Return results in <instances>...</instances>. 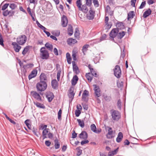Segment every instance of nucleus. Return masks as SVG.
I'll return each mask as SVG.
<instances>
[{
	"label": "nucleus",
	"instance_id": "nucleus-45",
	"mask_svg": "<svg viewBox=\"0 0 156 156\" xmlns=\"http://www.w3.org/2000/svg\"><path fill=\"white\" fill-rule=\"evenodd\" d=\"M89 46L88 44H85L83 47L82 52H84V51H86L87 50V48Z\"/></svg>",
	"mask_w": 156,
	"mask_h": 156
},
{
	"label": "nucleus",
	"instance_id": "nucleus-44",
	"mask_svg": "<svg viewBox=\"0 0 156 156\" xmlns=\"http://www.w3.org/2000/svg\"><path fill=\"white\" fill-rule=\"evenodd\" d=\"M10 12H11V11H9L8 10H6L5 11H4L2 14L4 16H6L9 14Z\"/></svg>",
	"mask_w": 156,
	"mask_h": 156
},
{
	"label": "nucleus",
	"instance_id": "nucleus-48",
	"mask_svg": "<svg viewBox=\"0 0 156 156\" xmlns=\"http://www.w3.org/2000/svg\"><path fill=\"white\" fill-rule=\"evenodd\" d=\"M9 5V3H5L2 6L1 10L2 11L5 10Z\"/></svg>",
	"mask_w": 156,
	"mask_h": 156
},
{
	"label": "nucleus",
	"instance_id": "nucleus-8",
	"mask_svg": "<svg viewBox=\"0 0 156 156\" xmlns=\"http://www.w3.org/2000/svg\"><path fill=\"white\" fill-rule=\"evenodd\" d=\"M112 116L113 120L118 121L120 118L121 115L119 112L114 110L112 113Z\"/></svg>",
	"mask_w": 156,
	"mask_h": 156
},
{
	"label": "nucleus",
	"instance_id": "nucleus-54",
	"mask_svg": "<svg viewBox=\"0 0 156 156\" xmlns=\"http://www.w3.org/2000/svg\"><path fill=\"white\" fill-rule=\"evenodd\" d=\"M107 37V35L106 34H104L102 35L100 38V41H101L105 40Z\"/></svg>",
	"mask_w": 156,
	"mask_h": 156
},
{
	"label": "nucleus",
	"instance_id": "nucleus-50",
	"mask_svg": "<svg viewBox=\"0 0 156 156\" xmlns=\"http://www.w3.org/2000/svg\"><path fill=\"white\" fill-rule=\"evenodd\" d=\"M16 7L17 5L15 3H11L9 5V7L12 10L14 9Z\"/></svg>",
	"mask_w": 156,
	"mask_h": 156
},
{
	"label": "nucleus",
	"instance_id": "nucleus-12",
	"mask_svg": "<svg viewBox=\"0 0 156 156\" xmlns=\"http://www.w3.org/2000/svg\"><path fill=\"white\" fill-rule=\"evenodd\" d=\"M62 25L63 27H66L68 23V20L66 16L63 15L61 19Z\"/></svg>",
	"mask_w": 156,
	"mask_h": 156
},
{
	"label": "nucleus",
	"instance_id": "nucleus-31",
	"mask_svg": "<svg viewBox=\"0 0 156 156\" xmlns=\"http://www.w3.org/2000/svg\"><path fill=\"white\" fill-rule=\"evenodd\" d=\"M66 58L67 62L68 64H70L71 63L72 58L69 53L67 52L66 53Z\"/></svg>",
	"mask_w": 156,
	"mask_h": 156
},
{
	"label": "nucleus",
	"instance_id": "nucleus-59",
	"mask_svg": "<svg viewBox=\"0 0 156 156\" xmlns=\"http://www.w3.org/2000/svg\"><path fill=\"white\" fill-rule=\"evenodd\" d=\"M136 0H131V5L133 7H135V4L136 2Z\"/></svg>",
	"mask_w": 156,
	"mask_h": 156
},
{
	"label": "nucleus",
	"instance_id": "nucleus-51",
	"mask_svg": "<svg viewBox=\"0 0 156 156\" xmlns=\"http://www.w3.org/2000/svg\"><path fill=\"white\" fill-rule=\"evenodd\" d=\"M94 6L97 7L99 6V4L98 0H93Z\"/></svg>",
	"mask_w": 156,
	"mask_h": 156
},
{
	"label": "nucleus",
	"instance_id": "nucleus-46",
	"mask_svg": "<svg viewBox=\"0 0 156 156\" xmlns=\"http://www.w3.org/2000/svg\"><path fill=\"white\" fill-rule=\"evenodd\" d=\"M62 114V110L60 109L58 113V118L59 120H61V115Z\"/></svg>",
	"mask_w": 156,
	"mask_h": 156
},
{
	"label": "nucleus",
	"instance_id": "nucleus-42",
	"mask_svg": "<svg viewBox=\"0 0 156 156\" xmlns=\"http://www.w3.org/2000/svg\"><path fill=\"white\" fill-rule=\"evenodd\" d=\"M36 23L38 27L40 28H41V29L43 30V29H45V27L42 26V25H41V24H40V23L38 21V20H36Z\"/></svg>",
	"mask_w": 156,
	"mask_h": 156
},
{
	"label": "nucleus",
	"instance_id": "nucleus-15",
	"mask_svg": "<svg viewBox=\"0 0 156 156\" xmlns=\"http://www.w3.org/2000/svg\"><path fill=\"white\" fill-rule=\"evenodd\" d=\"M74 88L73 87H71L68 93V96L69 98L72 100L74 98L75 93L74 92Z\"/></svg>",
	"mask_w": 156,
	"mask_h": 156
},
{
	"label": "nucleus",
	"instance_id": "nucleus-17",
	"mask_svg": "<svg viewBox=\"0 0 156 156\" xmlns=\"http://www.w3.org/2000/svg\"><path fill=\"white\" fill-rule=\"evenodd\" d=\"M90 129L91 130L94 132L96 133H99L101 132V129H100L99 130L98 129L97 130L95 124H93L90 126Z\"/></svg>",
	"mask_w": 156,
	"mask_h": 156
},
{
	"label": "nucleus",
	"instance_id": "nucleus-25",
	"mask_svg": "<svg viewBox=\"0 0 156 156\" xmlns=\"http://www.w3.org/2000/svg\"><path fill=\"white\" fill-rule=\"evenodd\" d=\"M90 71V72L86 73L85 75L86 78H93L92 76H91V75L92 76L94 75V74L96 72L94 69L93 70H91Z\"/></svg>",
	"mask_w": 156,
	"mask_h": 156
},
{
	"label": "nucleus",
	"instance_id": "nucleus-26",
	"mask_svg": "<svg viewBox=\"0 0 156 156\" xmlns=\"http://www.w3.org/2000/svg\"><path fill=\"white\" fill-rule=\"evenodd\" d=\"M80 33L78 28H76L74 32V37L77 39H79L80 38Z\"/></svg>",
	"mask_w": 156,
	"mask_h": 156
},
{
	"label": "nucleus",
	"instance_id": "nucleus-20",
	"mask_svg": "<svg viewBox=\"0 0 156 156\" xmlns=\"http://www.w3.org/2000/svg\"><path fill=\"white\" fill-rule=\"evenodd\" d=\"M116 26L117 28L121 30L124 29L125 28V26L122 22H117L116 23Z\"/></svg>",
	"mask_w": 156,
	"mask_h": 156
},
{
	"label": "nucleus",
	"instance_id": "nucleus-6",
	"mask_svg": "<svg viewBox=\"0 0 156 156\" xmlns=\"http://www.w3.org/2000/svg\"><path fill=\"white\" fill-rule=\"evenodd\" d=\"M119 32V28H114L109 33V35L110 38L112 39L113 41L115 43L116 42L115 41L114 38H115L116 37L118 34Z\"/></svg>",
	"mask_w": 156,
	"mask_h": 156
},
{
	"label": "nucleus",
	"instance_id": "nucleus-35",
	"mask_svg": "<svg viewBox=\"0 0 156 156\" xmlns=\"http://www.w3.org/2000/svg\"><path fill=\"white\" fill-rule=\"evenodd\" d=\"M89 92L86 90H85L82 95V98L84 100L86 99V98L88 95Z\"/></svg>",
	"mask_w": 156,
	"mask_h": 156
},
{
	"label": "nucleus",
	"instance_id": "nucleus-3",
	"mask_svg": "<svg viewBox=\"0 0 156 156\" xmlns=\"http://www.w3.org/2000/svg\"><path fill=\"white\" fill-rule=\"evenodd\" d=\"M44 47H42L40 50L41 57L42 59H47L49 57V55L48 51L45 50Z\"/></svg>",
	"mask_w": 156,
	"mask_h": 156
},
{
	"label": "nucleus",
	"instance_id": "nucleus-1",
	"mask_svg": "<svg viewBox=\"0 0 156 156\" xmlns=\"http://www.w3.org/2000/svg\"><path fill=\"white\" fill-rule=\"evenodd\" d=\"M47 79H41L40 81L36 85L37 90L39 91H44L47 87V84L45 81Z\"/></svg>",
	"mask_w": 156,
	"mask_h": 156
},
{
	"label": "nucleus",
	"instance_id": "nucleus-24",
	"mask_svg": "<svg viewBox=\"0 0 156 156\" xmlns=\"http://www.w3.org/2000/svg\"><path fill=\"white\" fill-rule=\"evenodd\" d=\"M87 5L86 3L84 5H83L82 6V7L81 6L80 8L79 9L80 10L82 11L83 12H85V13H87L88 11V9L86 6Z\"/></svg>",
	"mask_w": 156,
	"mask_h": 156
},
{
	"label": "nucleus",
	"instance_id": "nucleus-62",
	"mask_svg": "<svg viewBox=\"0 0 156 156\" xmlns=\"http://www.w3.org/2000/svg\"><path fill=\"white\" fill-rule=\"evenodd\" d=\"M76 150L77 151V155H78V156L80 155L82 153V150H80L79 148H77L76 149Z\"/></svg>",
	"mask_w": 156,
	"mask_h": 156
},
{
	"label": "nucleus",
	"instance_id": "nucleus-14",
	"mask_svg": "<svg viewBox=\"0 0 156 156\" xmlns=\"http://www.w3.org/2000/svg\"><path fill=\"white\" fill-rule=\"evenodd\" d=\"M12 45L13 46V48L14 49L15 51L16 52H19L21 48V47L17 42H12Z\"/></svg>",
	"mask_w": 156,
	"mask_h": 156
},
{
	"label": "nucleus",
	"instance_id": "nucleus-10",
	"mask_svg": "<svg viewBox=\"0 0 156 156\" xmlns=\"http://www.w3.org/2000/svg\"><path fill=\"white\" fill-rule=\"evenodd\" d=\"M34 66V64L32 63H29L26 65H24L23 66V67L24 69L23 71V73H22V74H23L24 77L26 76V74L27 73L26 69L32 68Z\"/></svg>",
	"mask_w": 156,
	"mask_h": 156
},
{
	"label": "nucleus",
	"instance_id": "nucleus-27",
	"mask_svg": "<svg viewBox=\"0 0 156 156\" xmlns=\"http://www.w3.org/2000/svg\"><path fill=\"white\" fill-rule=\"evenodd\" d=\"M135 16L134 12V11L129 12L128 14L127 19L128 20L130 19H132Z\"/></svg>",
	"mask_w": 156,
	"mask_h": 156
},
{
	"label": "nucleus",
	"instance_id": "nucleus-38",
	"mask_svg": "<svg viewBox=\"0 0 156 156\" xmlns=\"http://www.w3.org/2000/svg\"><path fill=\"white\" fill-rule=\"evenodd\" d=\"M68 35L70 36L72 35L73 34V27L71 25L70 27L68 29Z\"/></svg>",
	"mask_w": 156,
	"mask_h": 156
},
{
	"label": "nucleus",
	"instance_id": "nucleus-4",
	"mask_svg": "<svg viewBox=\"0 0 156 156\" xmlns=\"http://www.w3.org/2000/svg\"><path fill=\"white\" fill-rule=\"evenodd\" d=\"M27 41V37L25 35L19 36L16 38V42L20 45H23Z\"/></svg>",
	"mask_w": 156,
	"mask_h": 156
},
{
	"label": "nucleus",
	"instance_id": "nucleus-37",
	"mask_svg": "<svg viewBox=\"0 0 156 156\" xmlns=\"http://www.w3.org/2000/svg\"><path fill=\"white\" fill-rule=\"evenodd\" d=\"M45 47L48 50L52 51L53 49V46L51 44H50L48 42L47 43L45 44Z\"/></svg>",
	"mask_w": 156,
	"mask_h": 156
},
{
	"label": "nucleus",
	"instance_id": "nucleus-39",
	"mask_svg": "<svg viewBox=\"0 0 156 156\" xmlns=\"http://www.w3.org/2000/svg\"><path fill=\"white\" fill-rule=\"evenodd\" d=\"M77 122L79 123V125L82 128L84 127V123L83 121H82L80 119H77Z\"/></svg>",
	"mask_w": 156,
	"mask_h": 156
},
{
	"label": "nucleus",
	"instance_id": "nucleus-43",
	"mask_svg": "<svg viewBox=\"0 0 156 156\" xmlns=\"http://www.w3.org/2000/svg\"><path fill=\"white\" fill-rule=\"evenodd\" d=\"M76 4L79 9L80 8L82 5L81 0H77L76 1Z\"/></svg>",
	"mask_w": 156,
	"mask_h": 156
},
{
	"label": "nucleus",
	"instance_id": "nucleus-64",
	"mask_svg": "<svg viewBox=\"0 0 156 156\" xmlns=\"http://www.w3.org/2000/svg\"><path fill=\"white\" fill-rule=\"evenodd\" d=\"M47 2L45 0H41L39 2L41 5H44Z\"/></svg>",
	"mask_w": 156,
	"mask_h": 156
},
{
	"label": "nucleus",
	"instance_id": "nucleus-36",
	"mask_svg": "<svg viewBox=\"0 0 156 156\" xmlns=\"http://www.w3.org/2000/svg\"><path fill=\"white\" fill-rule=\"evenodd\" d=\"M34 104L38 108H44L45 106L43 104L38 102H34Z\"/></svg>",
	"mask_w": 156,
	"mask_h": 156
},
{
	"label": "nucleus",
	"instance_id": "nucleus-52",
	"mask_svg": "<svg viewBox=\"0 0 156 156\" xmlns=\"http://www.w3.org/2000/svg\"><path fill=\"white\" fill-rule=\"evenodd\" d=\"M92 0H85L87 6H90L92 4Z\"/></svg>",
	"mask_w": 156,
	"mask_h": 156
},
{
	"label": "nucleus",
	"instance_id": "nucleus-7",
	"mask_svg": "<svg viewBox=\"0 0 156 156\" xmlns=\"http://www.w3.org/2000/svg\"><path fill=\"white\" fill-rule=\"evenodd\" d=\"M114 74L117 78H120L121 75V71L120 67L116 65L114 69Z\"/></svg>",
	"mask_w": 156,
	"mask_h": 156
},
{
	"label": "nucleus",
	"instance_id": "nucleus-13",
	"mask_svg": "<svg viewBox=\"0 0 156 156\" xmlns=\"http://www.w3.org/2000/svg\"><path fill=\"white\" fill-rule=\"evenodd\" d=\"M94 14V11L92 10L90 8L89 12V14L87 15V18L89 20H93L95 16Z\"/></svg>",
	"mask_w": 156,
	"mask_h": 156
},
{
	"label": "nucleus",
	"instance_id": "nucleus-23",
	"mask_svg": "<svg viewBox=\"0 0 156 156\" xmlns=\"http://www.w3.org/2000/svg\"><path fill=\"white\" fill-rule=\"evenodd\" d=\"M123 137V135L122 133L121 132H119L118 134L117 137L116 139V141L119 143L122 140Z\"/></svg>",
	"mask_w": 156,
	"mask_h": 156
},
{
	"label": "nucleus",
	"instance_id": "nucleus-63",
	"mask_svg": "<svg viewBox=\"0 0 156 156\" xmlns=\"http://www.w3.org/2000/svg\"><path fill=\"white\" fill-rule=\"evenodd\" d=\"M124 47L122 51H121V57L123 58L125 56V52L124 51Z\"/></svg>",
	"mask_w": 156,
	"mask_h": 156
},
{
	"label": "nucleus",
	"instance_id": "nucleus-19",
	"mask_svg": "<svg viewBox=\"0 0 156 156\" xmlns=\"http://www.w3.org/2000/svg\"><path fill=\"white\" fill-rule=\"evenodd\" d=\"M37 70L36 69H33L29 75L28 78H34L37 75Z\"/></svg>",
	"mask_w": 156,
	"mask_h": 156
},
{
	"label": "nucleus",
	"instance_id": "nucleus-18",
	"mask_svg": "<svg viewBox=\"0 0 156 156\" xmlns=\"http://www.w3.org/2000/svg\"><path fill=\"white\" fill-rule=\"evenodd\" d=\"M67 43L69 45H71L77 42V41L75 39L72 38H69L67 40Z\"/></svg>",
	"mask_w": 156,
	"mask_h": 156
},
{
	"label": "nucleus",
	"instance_id": "nucleus-30",
	"mask_svg": "<svg viewBox=\"0 0 156 156\" xmlns=\"http://www.w3.org/2000/svg\"><path fill=\"white\" fill-rule=\"evenodd\" d=\"M118 151V148L114 151H110L108 153V156H113L116 155Z\"/></svg>",
	"mask_w": 156,
	"mask_h": 156
},
{
	"label": "nucleus",
	"instance_id": "nucleus-58",
	"mask_svg": "<svg viewBox=\"0 0 156 156\" xmlns=\"http://www.w3.org/2000/svg\"><path fill=\"white\" fill-rule=\"evenodd\" d=\"M72 56L73 60L74 61L77 60V59L76 57V53H75V52L73 53L72 55Z\"/></svg>",
	"mask_w": 156,
	"mask_h": 156
},
{
	"label": "nucleus",
	"instance_id": "nucleus-33",
	"mask_svg": "<svg viewBox=\"0 0 156 156\" xmlns=\"http://www.w3.org/2000/svg\"><path fill=\"white\" fill-rule=\"evenodd\" d=\"M30 47L31 46L29 45H28L27 46L24 48V49L22 52V54L24 56L29 51Z\"/></svg>",
	"mask_w": 156,
	"mask_h": 156
},
{
	"label": "nucleus",
	"instance_id": "nucleus-40",
	"mask_svg": "<svg viewBox=\"0 0 156 156\" xmlns=\"http://www.w3.org/2000/svg\"><path fill=\"white\" fill-rule=\"evenodd\" d=\"M55 149H58L59 148L60 144L57 140H55Z\"/></svg>",
	"mask_w": 156,
	"mask_h": 156
},
{
	"label": "nucleus",
	"instance_id": "nucleus-9",
	"mask_svg": "<svg viewBox=\"0 0 156 156\" xmlns=\"http://www.w3.org/2000/svg\"><path fill=\"white\" fill-rule=\"evenodd\" d=\"M108 133L106 135L107 139H111L114 138L115 136V134L113 133L112 129L110 127H108Z\"/></svg>",
	"mask_w": 156,
	"mask_h": 156
},
{
	"label": "nucleus",
	"instance_id": "nucleus-2",
	"mask_svg": "<svg viewBox=\"0 0 156 156\" xmlns=\"http://www.w3.org/2000/svg\"><path fill=\"white\" fill-rule=\"evenodd\" d=\"M47 125H42L41 126V128L43 131L42 132V135L43 137V139L47 138V135H48V137L49 138H51L53 137V134L50 132V129L47 128Z\"/></svg>",
	"mask_w": 156,
	"mask_h": 156
},
{
	"label": "nucleus",
	"instance_id": "nucleus-60",
	"mask_svg": "<svg viewBox=\"0 0 156 156\" xmlns=\"http://www.w3.org/2000/svg\"><path fill=\"white\" fill-rule=\"evenodd\" d=\"M81 113V111L79 110H76L75 111V114L76 117H78L79 116Z\"/></svg>",
	"mask_w": 156,
	"mask_h": 156
},
{
	"label": "nucleus",
	"instance_id": "nucleus-29",
	"mask_svg": "<svg viewBox=\"0 0 156 156\" xmlns=\"http://www.w3.org/2000/svg\"><path fill=\"white\" fill-rule=\"evenodd\" d=\"M44 7L48 10H50L52 8L51 4L49 2H47L44 5Z\"/></svg>",
	"mask_w": 156,
	"mask_h": 156
},
{
	"label": "nucleus",
	"instance_id": "nucleus-28",
	"mask_svg": "<svg viewBox=\"0 0 156 156\" xmlns=\"http://www.w3.org/2000/svg\"><path fill=\"white\" fill-rule=\"evenodd\" d=\"M126 32L122 31V32H120L118 33L117 35L116 36V37L118 39H122L126 34Z\"/></svg>",
	"mask_w": 156,
	"mask_h": 156
},
{
	"label": "nucleus",
	"instance_id": "nucleus-57",
	"mask_svg": "<svg viewBox=\"0 0 156 156\" xmlns=\"http://www.w3.org/2000/svg\"><path fill=\"white\" fill-rule=\"evenodd\" d=\"M104 97L105 99L107 101H110L111 99V97L110 96H108L107 95H104Z\"/></svg>",
	"mask_w": 156,
	"mask_h": 156
},
{
	"label": "nucleus",
	"instance_id": "nucleus-11",
	"mask_svg": "<svg viewBox=\"0 0 156 156\" xmlns=\"http://www.w3.org/2000/svg\"><path fill=\"white\" fill-rule=\"evenodd\" d=\"M31 94L34 98L38 101H41L42 99L41 96L36 91H31Z\"/></svg>",
	"mask_w": 156,
	"mask_h": 156
},
{
	"label": "nucleus",
	"instance_id": "nucleus-47",
	"mask_svg": "<svg viewBox=\"0 0 156 156\" xmlns=\"http://www.w3.org/2000/svg\"><path fill=\"white\" fill-rule=\"evenodd\" d=\"M78 79H72L71 80L72 85L73 86L75 85L76 84Z\"/></svg>",
	"mask_w": 156,
	"mask_h": 156
},
{
	"label": "nucleus",
	"instance_id": "nucleus-32",
	"mask_svg": "<svg viewBox=\"0 0 156 156\" xmlns=\"http://www.w3.org/2000/svg\"><path fill=\"white\" fill-rule=\"evenodd\" d=\"M110 6L108 5L106 7V11L110 16H112L113 15L114 11H110Z\"/></svg>",
	"mask_w": 156,
	"mask_h": 156
},
{
	"label": "nucleus",
	"instance_id": "nucleus-16",
	"mask_svg": "<svg viewBox=\"0 0 156 156\" xmlns=\"http://www.w3.org/2000/svg\"><path fill=\"white\" fill-rule=\"evenodd\" d=\"M72 63L73 65V70L74 72L76 74H78L80 71L79 69V68L76 65V62L73 61L72 62Z\"/></svg>",
	"mask_w": 156,
	"mask_h": 156
},
{
	"label": "nucleus",
	"instance_id": "nucleus-21",
	"mask_svg": "<svg viewBox=\"0 0 156 156\" xmlns=\"http://www.w3.org/2000/svg\"><path fill=\"white\" fill-rule=\"evenodd\" d=\"M151 9L149 8L144 12L143 15V16L144 18H146L151 14Z\"/></svg>",
	"mask_w": 156,
	"mask_h": 156
},
{
	"label": "nucleus",
	"instance_id": "nucleus-41",
	"mask_svg": "<svg viewBox=\"0 0 156 156\" xmlns=\"http://www.w3.org/2000/svg\"><path fill=\"white\" fill-rule=\"evenodd\" d=\"M4 40L2 37V36L1 33H0V45L4 47Z\"/></svg>",
	"mask_w": 156,
	"mask_h": 156
},
{
	"label": "nucleus",
	"instance_id": "nucleus-5",
	"mask_svg": "<svg viewBox=\"0 0 156 156\" xmlns=\"http://www.w3.org/2000/svg\"><path fill=\"white\" fill-rule=\"evenodd\" d=\"M94 87V94H95V97L96 98L98 102L99 103L101 101L98 98V97L101 96V90L99 86H97V85L94 84L93 85Z\"/></svg>",
	"mask_w": 156,
	"mask_h": 156
},
{
	"label": "nucleus",
	"instance_id": "nucleus-49",
	"mask_svg": "<svg viewBox=\"0 0 156 156\" xmlns=\"http://www.w3.org/2000/svg\"><path fill=\"white\" fill-rule=\"evenodd\" d=\"M146 4V2L145 1H144L142 2L140 4V6H139V9H142L144 8Z\"/></svg>",
	"mask_w": 156,
	"mask_h": 156
},
{
	"label": "nucleus",
	"instance_id": "nucleus-22",
	"mask_svg": "<svg viewBox=\"0 0 156 156\" xmlns=\"http://www.w3.org/2000/svg\"><path fill=\"white\" fill-rule=\"evenodd\" d=\"M79 137L82 139H86L87 138V133L85 131H82L79 135Z\"/></svg>",
	"mask_w": 156,
	"mask_h": 156
},
{
	"label": "nucleus",
	"instance_id": "nucleus-53",
	"mask_svg": "<svg viewBox=\"0 0 156 156\" xmlns=\"http://www.w3.org/2000/svg\"><path fill=\"white\" fill-rule=\"evenodd\" d=\"M93 61L94 62V63L96 64L99 61V58L98 57H95L93 58Z\"/></svg>",
	"mask_w": 156,
	"mask_h": 156
},
{
	"label": "nucleus",
	"instance_id": "nucleus-61",
	"mask_svg": "<svg viewBox=\"0 0 156 156\" xmlns=\"http://www.w3.org/2000/svg\"><path fill=\"white\" fill-rule=\"evenodd\" d=\"M30 3H33L36 5L37 4V0H29Z\"/></svg>",
	"mask_w": 156,
	"mask_h": 156
},
{
	"label": "nucleus",
	"instance_id": "nucleus-56",
	"mask_svg": "<svg viewBox=\"0 0 156 156\" xmlns=\"http://www.w3.org/2000/svg\"><path fill=\"white\" fill-rule=\"evenodd\" d=\"M106 25L105 29H107L108 30L111 28L112 24H109L108 23H106Z\"/></svg>",
	"mask_w": 156,
	"mask_h": 156
},
{
	"label": "nucleus",
	"instance_id": "nucleus-55",
	"mask_svg": "<svg viewBox=\"0 0 156 156\" xmlns=\"http://www.w3.org/2000/svg\"><path fill=\"white\" fill-rule=\"evenodd\" d=\"M46 30H47V29L45 27V29H43V30L44 32V33L47 35V37H50V36H51L50 33L48 31H46Z\"/></svg>",
	"mask_w": 156,
	"mask_h": 156
},
{
	"label": "nucleus",
	"instance_id": "nucleus-34",
	"mask_svg": "<svg viewBox=\"0 0 156 156\" xmlns=\"http://www.w3.org/2000/svg\"><path fill=\"white\" fill-rule=\"evenodd\" d=\"M51 85L54 89L58 87V83L56 79H54L52 81Z\"/></svg>",
	"mask_w": 156,
	"mask_h": 156
}]
</instances>
